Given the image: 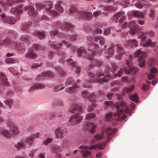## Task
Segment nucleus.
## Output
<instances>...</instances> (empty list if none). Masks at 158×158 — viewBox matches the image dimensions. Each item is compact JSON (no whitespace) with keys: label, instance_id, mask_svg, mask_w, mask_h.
<instances>
[{"label":"nucleus","instance_id":"obj_1","mask_svg":"<svg viewBox=\"0 0 158 158\" xmlns=\"http://www.w3.org/2000/svg\"><path fill=\"white\" fill-rule=\"evenodd\" d=\"M88 50L90 51V52H86V51L83 47H81L77 50L78 56L79 57L84 56L89 60L90 64L89 65L88 69H91L94 66L99 67L103 64V62L101 60L93 58L97 55H100L102 52V50L99 47L98 45L93 42H90L88 44Z\"/></svg>","mask_w":158,"mask_h":158},{"label":"nucleus","instance_id":"obj_2","mask_svg":"<svg viewBox=\"0 0 158 158\" xmlns=\"http://www.w3.org/2000/svg\"><path fill=\"white\" fill-rule=\"evenodd\" d=\"M112 69H110V67L108 65L105 66V72L106 73V74H103L99 72H97L95 75L93 73L89 72L88 73L89 77L90 78V79L87 80L83 85V86L85 88L89 87L91 86V84L94 83H102L106 82L108 79H105L106 77H110V75L109 74L111 71L113 73L118 68L117 66L113 62L111 63Z\"/></svg>","mask_w":158,"mask_h":158},{"label":"nucleus","instance_id":"obj_3","mask_svg":"<svg viewBox=\"0 0 158 158\" xmlns=\"http://www.w3.org/2000/svg\"><path fill=\"white\" fill-rule=\"evenodd\" d=\"M69 112L74 113L75 111H78L80 113L82 111V108L81 106L76 104L71 105L69 109ZM80 113H76L73 115L69 120V122L71 123L72 125H74L78 124L82 121L83 117L80 115Z\"/></svg>","mask_w":158,"mask_h":158},{"label":"nucleus","instance_id":"obj_4","mask_svg":"<svg viewBox=\"0 0 158 158\" xmlns=\"http://www.w3.org/2000/svg\"><path fill=\"white\" fill-rule=\"evenodd\" d=\"M117 112L114 113L115 116L119 115L125 112L126 113H129L131 116V114L129 111V108L127 106L126 102L121 101L118 102L115 105Z\"/></svg>","mask_w":158,"mask_h":158},{"label":"nucleus","instance_id":"obj_5","mask_svg":"<svg viewBox=\"0 0 158 158\" xmlns=\"http://www.w3.org/2000/svg\"><path fill=\"white\" fill-rule=\"evenodd\" d=\"M133 59L132 55H128V59L126 60V64L127 65H130L131 64V61ZM124 72L126 73L127 74H131V75H135L136 74L137 72L138 71L137 68L134 67H130L129 65L127 67H125L124 68Z\"/></svg>","mask_w":158,"mask_h":158},{"label":"nucleus","instance_id":"obj_6","mask_svg":"<svg viewBox=\"0 0 158 158\" xmlns=\"http://www.w3.org/2000/svg\"><path fill=\"white\" fill-rule=\"evenodd\" d=\"M82 94L84 97H86L88 98L89 100L92 101L93 104L92 106H89L88 109V112H90L93 110V107L95 106L96 105L95 104V96L94 93L91 94L88 93L86 91H84L82 92Z\"/></svg>","mask_w":158,"mask_h":158},{"label":"nucleus","instance_id":"obj_7","mask_svg":"<svg viewBox=\"0 0 158 158\" xmlns=\"http://www.w3.org/2000/svg\"><path fill=\"white\" fill-rule=\"evenodd\" d=\"M135 56L139 57V65L141 67H143L145 64V61L144 59L146 57L145 52H142L140 49H139L135 53Z\"/></svg>","mask_w":158,"mask_h":158},{"label":"nucleus","instance_id":"obj_8","mask_svg":"<svg viewBox=\"0 0 158 158\" xmlns=\"http://www.w3.org/2000/svg\"><path fill=\"white\" fill-rule=\"evenodd\" d=\"M127 27H131V28L129 31V32L132 35H134L135 33L138 28V27L136 22L134 21H131L130 23H124L122 26V27L123 28H124Z\"/></svg>","mask_w":158,"mask_h":158},{"label":"nucleus","instance_id":"obj_9","mask_svg":"<svg viewBox=\"0 0 158 158\" xmlns=\"http://www.w3.org/2000/svg\"><path fill=\"white\" fill-rule=\"evenodd\" d=\"M92 17V14L90 12L79 11L77 13V18L83 20H89Z\"/></svg>","mask_w":158,"mask_h":158},{"label":"nucleus","instance_id":"obj_10","mask_svg":"<svg viewBox=\"0 0 158 158\" xmlns=\"http://www.w3.org/2000/svg\"><path fill=\"white\" fill-rule=\"evenodd\" d=\"M3 45H9L13 48L19 46V44L16 42L11 40L8 38L2 40L1 36L0 35V46Z\"/></svg>","mask_w":158,"mask_h":158},{"label":"nucleus","instance_id":"obj_11","mask_svg":"<svg viewBox=\"0 0 158 158\" xmlns=\"http://www.w3.org/2000/svg\"><path fill=\"white\" fill-rule=\"evenodd\" d=\"M54 75V73L50 71H48L38 75L36 79L37 81L43 80L48 78L53 77Z\"/></svg>","mask_w":158,"mask_h":158},{"label":"nucleus","instance_id":"obj_12","mask_svg":"<svg viewBox=\"0 0 158 158\" xmlns=\"http://www.w3.org/2000/svg\"><path fill=\"white\" fill-rule=\"evenodd\" d=\"M116 48H117V52L118 55L115 56V58L119 60L121 59L122 56L125 54H127V53H126L125 51L124 48L120 44H117L115 46Z\"/></svg>","mask_w":158,"mask_h":158},{"label":"nucleus","instance_id":"obj_13","mask_svg":"<svg viewBox=\"0 0 158 158\" xmlns=\"http://www.w3.org/2000/svg\"><path fill=\"white\" fill-rule=\"evenodd\" d=\"M97 125L90 122L85 123L83 125V128L85 130H89L93 134L95 131V128Z\"/></svg>","mask_w":158,"mask_h":158},{"label":"nucleus","instance_id":"obj_14","mask_svg":"<svg viewBox=\"0 0 158 158\" xmlns=\"http://www.w3.org/2000/svg\"><path fill=\"white\" fill-rule=\"evenodd\" d=\"M56 137L57 139H62L64 138V135L66 134L67 131L62 127H58L55 130Z\"/></svg>","mask_w":158,"mask_h":158},{"label":"nucleus","instance_id":"obj_15","mask_svg":"<svg viewBox=\"0 0 158 158\" xmlns=\"http://www.w3.org/2000/svg\"><path fill=\"white\" fill-rule=\"evenodd\" d=\"M0 16L2 19V20L4 23H7L10 24H14L16 22V20L14 18L9 16L6 17L5 14H1Z\"/></svg>","mask_w":158,"mask_h":158},{"label":"nucleus","instance_id":"obj_16","mask_svg":"<svg viewBox=\"0 0 158 158\" xmlns=\"http://www.w3.org/2000/svg\"><path fill=\"white\" fill-rule=\"evenodd\" d=\"M23 6L22 4H19L15 8H12L10 10L11 13L16 15L22 14L23 12Z\"/></svg>","mask_w":158,"mask_h":158},{"label":"nucleus","instance_id":"obj_17","mask_svg":"<svg viewBox=\"0 0 158 158\" xmlns=\"http://www.w3.org/2000/svg\"><path fill=\"white\" fill-rule=\"evenodd\" d=\"M24 10L25 11L28 10L27 13L31 16H34L37 14V12L34 10L33 5H29L24 7Z\"/></svg>","mask_w":158,"mask_h":158},{"label":"nucleus","instance_id":"obj_18","mask_svg":"<svg viewBox=\"0 0 158 158\" xmlns=\"http://www.w3.org/2000/svg\"><path fill=\"white\" fill-rule=\"evenodd\" d=\"M0 84L3 86L9 85V83L6 75L2 73H1L0 74Z\"/></svg>","mask_w":158,"mask_h":158},{"label":"nucleus","instance_id":"obj_19","mask_svg":"<svg viewBox=\"0 0 158 158\" xmlns=\"http://www.w3.org/2000/svg\"><path fill=\"white\" fill-rule=\"evenodd\" d=\"M124 13L123 11L118 12L114 15V20L117 22L118 21V19L120 18L119 20V23H122L125 19V17L124 16Z\"/></svg>","mask_w":158,"mask_h":158},{"label":"nucleus","instance_id":"obj_20","mask_svg":"<svg viewBox=\"0 0 158 158\" xmlns=\"http://www.w3.org/2000/svg\"><path fill=\"white\" fill-rule=\"evenodd\" d=\"M117 131L116 129H114L113 130L110 127H107L106 128L105 131L109 139H110L114 135L115 132Z\"/></svg>","mask_w":158,"mask_h":158},{"label":"nucleus","instance_id":"obj_21","mask_svg":"<svg viewBox=\"0 0 158 158\" xmlns=\"http://www.w3.org/2000/svg\"><path fill=\"white\" fill-rule=\"evenodd\" d=\"M63 43L66 45L67 47L71 45V44L69 43L65 42L64 40H63L62 43H59L58 44H55L54 43H52L50 44V45L52 48L55 49H58L61 47Z\"/></svg>","mask_w":158,"mask_h":158},{"label":"nucleus","instance_id":"obj_22","mask_svg":"<svg viewBox=\"0 0 158 158\" xmlns=\"http://www.w3.org/2000/svg\"><path fill=\"white\" fill-rule=\"evenodd\" d=\"M22 141H23V142H25L26 145H28V147H29L34 142V138L31 135L23 138Z\"/></svg>","mask_w":158,"mask_h":158},{"label":"nucleus","instance_id":"obj_23","mask_svg":"<svg viewBox=\"0 0 158 158\" xmlns=\"http://www.w3.org/2000/svg\"><path fill=\"white\" fill-rule=\"evenodd\" d=\"M25 57L28 58L35 59L37 57L36 54L34 52L32 48L29 49L28 51L25 55Z\"/></svg>","mask_w":158,"mask_h":158},{"label":"nucleus","instance_id":"obj_24","mask_svg":"<svg viewBox=\"0 0 158 158\" xmlns=\"http://www.w3.org/2000/svg\"><path fill=\"white\" fill-rule=\"evenodd\" d=\"M10 131L12 136L16 135L19 133V127L16 125L12 126L10 128Z\"/></svg>","mask_w":158,"mask_h":158},{"label":"nucleus","instance_id":"obj_25","mask_svg":"<svg viewBox=\"0 0 158 158\" xmlns=\"http://www.w3.org/2000/svg\"><path fill=\"white\" fill-rule=\"evenodd\" d=\"M66 61L69 63V64L75 68L74 70L76 73H78L80 72V68L76 66V63L71 59H68L66 60Z\"/></svg>","mask_w":158,"mask_h":158},{"label":"nucleus","instance_id":"obj_26","mask_svg":"<svg viewBox=\"0 0 158 158\" xmlns=\"http://www.w3.org/2000/svg\"><path fill=\"white\" fill-rule=\"evenodd\" d=\"M80 82V80H77V81L73 84L72 87H70L68 88H66L65 89V90L66 92L69 93H73L75 91L76 88L79 87L78 86L77 84H78Z\"/></svg>","mask_w":158,"mask_h":158},{"label":"nucleus","instance_id":"obj_27","mask_svg":"<svg viewBox=\"0 0 158 158\" xmlns=\"http://www.w3.org/2000/svg\"><path fill=\"white\" fill-rule=\"evenodd\" d=\"M104 137V133L98 134L95 135L93 138L91 139L90 143H94L96 140H99L102 139Z\"/></svg>","mask_w":158,"mask_h":158},{"label":"nucleus","instance_id":"obj_28","mask_svg":"<svg viewBox=\"0 0 158 158\" xmlns=\"http://www.w3.org/2000/svg\"><path fill=\"white\" fill-rule=\"evenodd\" d=\"M0 134L3 135L5 138L10 139L12 137L10 131L7 129H2L0 131Z\"/></svg>","mask_w":158,"mask_h":158},{"label":"nucleus","instance_id":"obj_29","mask_svg":"<svg viewBox=\"0 0 158 158\" xmlns=\"http://www.w3.org/2000/svg\"><path fill=\"white\" fill-rule=\"evenodd\" d=\"M139 34L140 35V37L142 38V41H144L145 40L146 37L145 35V34L148 35L150 37H153L154 35V33L152 31H150L145 33L142 32Z\"/></svg>","mask_w":158,"mask_h":158},{"label":"nucleus","instance_id":"obj_30","mask_svg":"<svg viewBox=\"0 0 158 158\" xmlns=\"http://www.w3.org/2000/svg\"><path fill=\"white\" fill-rule=\"evenodd\" d=\"M132 15L135 17L140 19H143L145 17L144 14L137 11H134L132 13Z\"/></svg>","mask_w":158,"mask_h":158},{"label":"nucleus","instance_id":"obj_31","mask_svg":"<svg viewBox=\"0 0 158 158\" xmlns=\"http://www.w3.org/2000/svg\"><path fill=\"white\" fill-rule=\"evenodd\" d=\"M34 35L38 37L40 39L44 38L45 36V33L44 32L40 31H35L33 33Z\"/></svg>","mask_w":158,"mask_h":158},{"label":"nucleus","instance_id":"obj_32","mask_svg":"<svg viewBox=\"0 0 158 158\" xmlns=\"http://www.w3.org/2000/svg\"><path fill=\"white\" fill-rule=\"evenodd\" d=\"M94 40L95 42H98L101 45H104L106 41L105 39L101 36L96 37L94 38Z\"/></svg>","mask_w":158,"mask_h":158},{"label":"nucleus","instance_id":"obj_33","mask_svg":"<svg viewBox=\"0 0 158 158\" xmlns=\"http://www.w3.org/2000/svg\"><path fill=\"white\" fill-rule=\"evenodd\" d=\"M117 44L115 45L111 44L110 47L108 48L107 51V53L110 56H113L114 53V49L117 50V48L115 47V46Z\"/></svg>","mask_w":158,"mask_h":158},{"label":"nucleus","instance_id":"obj_34","mask_svg":"<svg viewBox=\"0 0 158 158\" xmlns=\"http://www.w3.org/2000/svg\"><path fill=\"white\" fill-rule=\"evenodd\" d=\"M63 4V2L62 1L59 0L55 6L56 9L60 12H62L63 11V9L61 6Z\"/></svg>","mask_w":158,"mask_h":158},{"label":"nucleus","instance_id":"obj_35","mask_svg":"<svg viewBox=\"0 0 158 158\" xmlns=\"http://www.w3.org/2000/svg\"><path fill=\"white\" fill-rule=\"evenodd\" d=\"M126 45L127 46L132 47L134 46L137 47L138 46V44L136 40H129L127 42Z\"/></svg>","mask_w":158,"mask_h":158},{"label":"nucleus","instance_id":"obj_36","mask_svg":"<svg viewBox=\"0 0 158 158\" xmlns=\"http://www.w3.org/2000/svg\"><path fill=\"white\" fill-rule=\"evenodd\" d=\"M31 22H29L24 23L21 28V30L27 32H29V27L31 26Z\"/></svg>","mask_w":158,"mask_h":158},{"label":"nucleus","instance_id":"obj_37","mask_svg":"<svg viewBox=\"0 0 158 158\" xmlns=\"http://www.w3.org/2000/svg\"><path fill=\"white\" fill-rule=\"evenodd\" d=\"M26 144L23 141L18 143L16 144L15 145V147L18 150H19L21 148H26Z\"/></svg>","mask_w":158,"mask_h":158},{"label":"nucleus","instance_id":"obj_38","mask_svg":"<svg viewBox=\"0 0 158 158\" xmlns=\"http://www.w3.org/2000/svg\"><path fill=\"white\" fill-rule=\"evenodd\" d=\"M156 45L155 42H152L150 39H149L146 42L143 44V46L144 47H147L150 46L151 47H154Z\"/></svg>","mask_w":158,"mask_h":158},{"label":"nucleus","instance_id":"obj_39","mask_svg":"<svg viewBox=\"0 0 158 158\" xmlns=\"http://www.w3.org/2000/svg\"><path fill=\"white\" fill-rule=\"evenodd\" d=\"M63 84H60L56 85L53 88L54 91L55 92H57L65 88V87L63 86Z\"/></svg>","mask_w":158,"mask_h":158},{"label":"nucleus","instance_id":"obj_40","mask_svg":"<svg viewBox=\"0 0 158 158\" xmlns=\"http://www.w3.org/2000/svg\"><path fill=\"white\" fill-rule=\"evenodd\" d=\"M81 153L84 157H88L91 155V153L90 152L87 150H82L80 151Z\"/></svg>","mask_w":158,"mask_h":158},{"label":"nucleus","instance_id":"obj_41","mask_svg":"<svg viewBox=\"0 0 158 158\" xmlns=\"http://www.w3.org/2000/svg\"><path fill=\"white\" fill-rule=\"evenodd\" d=\"M134 89V86L132 85L130 87H127L123 90L124 93H129L131 92Z\"/></svg>","mask_w":158,"mask_h":158},{"label":"nucleus","instance_id":"obj_42","mask_svg":"<svg viewBox=\"0 0 158 158\" xmlns=\"http://www.w3.org/2000/svg\"><path fill=\"white\" fill-rule=\"evenodd\" d=\"M62 150L60 147L57 146H54L52 148V152L53 153H57L58 152H61Z\"/></svg>","mask_w":158,"mask_h":158},{"label":"nucleus","instance_id":"obj_43","mask_svg":"<svg viewBox=\"0 0 158 158\" xmlns=\"http://www.w3.org/2000/svg\"><path fill=\"white\" fill-rule=\"evenodd\" d=\"M52 2L50 1L47 2L44 5V7L47 11L49 10L52 7Z\"/></svg>","mask_w":158,"mask_h":158},{"label":"nucleus","instance_id":"obj_44","mask_svg":"<svg viewBox=\"0 0 158 158\" xmlns=\"http://www.w3.org/2000/svg\"><path fill=\"white\" fill-rule=\"evenodd\" d=\"M64 25L67 29L72 30L74 28V26L70 23L64 22Z\"/></svg>","mask_w":158,"mask_h":158},{"label":"nucleus","instance_id":"obj_45","mask_svg":"<svg viewBox=\"0 0 158 158\" xmlns=\"http://www.w3.org/2000/svg\"><path fill=\"white\" fill-rule=\"evenodd\" d=\"M108 142V140H107L106 141V142L105 143H99L97 144V148L100 150L103 149L105 147V145H106Z\"/></svg>","mask_w":158,"mask_h":158},{"label":"nucleus","instance_id":"obj_46","mask_svg":"<svg viewBox=\"0 0 158 158\" xmlns=\"http://www.w3.org/2000/svg\"><path fill=\"white\" fill-rule=\"evenodd\" d=\"M105 11H114L116 9V7L111 6H106L103 7Z\"/></svg>","mask_w":158,"mask_h":158},{"label":"nucleus","instance_id":"obj_47","mask_svg":"<svg viewBox=\"0 0 158 158\" xmlns=\"http://www.w3.org/2000/svg\"><path fill=\"white\" fill-rule=\"evenodd\" d=\"M130 99L131 100L135 102H138V97L137 93H135L130 97Z\"/></svg>","mask_w":158,"mask_h":158},{"label":"nucleus","instance_id":"obj_48","mask_svg":"<svg viewBox=\"0 0 158 158\" xmlns=\"http://www.w3.org/2000/svg\"><path fill=\"white\" fill-rule=\"evenodd\" d=\"M55 69L57 72L60 75H63L65 74L64 71L60 67H56Z\"/></svg>","mask_w":158,"mask_h":158},{"label":"nucleus","instance_id":"obj_49","mask_svg":"<svg viewBox=\"0 0 158 158\" xmlns=\"http://www.w3.org/2000/svg\"><path fill=\"white\" fill-rule=\"evenodd\" d=\"M29 39V37L27 35H23L20 37V40L23 42H28Z\"/></svg>","mask_w":158,"mask_h":158},{"label":"nucleus","instance_id":"obj_50","mask_svg":"<svg viewBox=\"0 0 158 158\" xmlns=\"http://www.w3.org/2000/svg\"><path fill=\"white\" fill-rule=\"evenodd\" d=\"M123 73V69L121 68L118 71L117 73L114 75V77H120L122 75Z\"/></svg>","mask_w":158,"mask_h":158},{"label":"nucleus","instance_id":"obj_51","mask_svg":"<svg viewBox=\"0 0 158 158\" xmlns=\"http://www.w3.org/2000/svg\"><path fill=\"white\" fill-rule=\"evenodd\" d=\"M95 117V114L94 113H90L87 114L85 117V119L87 120H89L91 118H94Z\"/></svg>","mask_w":158,"mask_h":158},{"label":"nucleus","instance_id":"obj_52","mask_svg":"<svg viewBox=\"0 0 158 158\" xmlns=\"http://www.w3.org/2000/svg\"><path fill=\"white\" fill-rule=\"evenodd\" d=\"M23 0H9V1L7 2L8 5L9 6H12L13 4L15 3V2H22Z\"/></svg>","mask_w":158,"mask_h":158},{"label":"nucleus","instance_id":"obj_53","mask_svg":"<svg viewBox=\"0 0 158 158\" xmlns=\"http://www.w3.org/2000/svg\"><path fill=\"white\" fill-rule=\"evenodd\" d=\"M73 81V78H70L68 79L65 82V85L66 86H68L72 84Z\"/></svg>","mask_w":158,"mask_h":158},{"label":"nucleus","instance_id":"obj_54","mask_svg":"<svg viewBox=\"0 0 158 158\" xmlns=\"http://www.w3.org/2000/svg\"><path fill=\"white\" fill-rule=\"evenodd\" d=\"M36 89H42L45 88L44 85L41 83H36L35 84Z\"/></svg>","mask_w":158,"mask_h":158},{"label":"nucleus","instance_id":"obj_55","mask_svg":"<svg viewBox=\"0 0 158 158\" xmlns=\"http://www.w3.org/2000/svg\"><path fill=\"white\" fill-rule=\"evenodd\" d=\"M58 30H55L49 31L50 36H51L52 38H53L54 36L58 34Z\"/></svg>","mask_w":158,"mask_h":158},{"label":"nucleus","instance_id":"obj_56","mask_svg":"<svg viewBox=\"0 0 158 158\" xmlns=\"http://www.w3.org/2000/svg\"><path fill=\"white\" fill-rule=\"evenodd\" d=\"M6 105L9 106V108H11V106L13 103V101L11 99H7L4 101Z\"/></svg>","mask_w":158,"mask_h":158},{"label":"nucleus","instance_id":"obj_57","mask_svg":"<svg viewBox=\"0 0 158 158\" xmlns=\"http://www.w3.org/2000/svg\"><path fill=\"white\" fill-rule=\"evenodd\" d=\"M6 62L8 63H11L13 64L15 62V60H14L13 58H7L6 59H5Z\"/></svg>","mask_w":158,"mask_h":158},{"label":"nucleus","instance_id":"obj_58","mask_svg":"<svg viewBox=\"0 0 158 158\" xmlns=\"http://www.w3.org/2000/svg\"><path fill=\"white\" fill-rule=\"evenodd\" d=\"M112 113H110L106 115L105 119L106 121H109L112 116Z\"/></svg>","mask_w":158,"mask_h":158},{"label":"nucleus","instance_id":"obj_59","mask_svg":"<svg viewBox=\"0 0 158 158\" xmlns=\"http://www.w3.org/2000/svg\"><path fill=\"white\" fill-rule=\"evenodd\" d=\"M52 141V139L51 138H48L44 140L43 144L45 145H48L49 143H51Z\"/></svg>","mask_w":158,"mask_h":158},{"label":"nucleus","instance_id":"obj_60","mask_svg":"<svg viewBox=\"0 0 158 158\" xmlns=\"http://www.w3.org/2000/svg\"><path fill=\"white\" fill-rule=\"evenodd\" d=\"M155 11L154 10L151 9L150 10V12L149 14V16L152 18H153L155 16Z\"/></svg>","mask_w":158,"mask_h":158},{"label":"nucleus","instance_id":"obj_61","mask_svg":"<svg viewBox=\"0 0 158 158\" xmlns=\"http://www.w3.org/2000/svg\"><path fill=\"white\" fill-rule=\"evenodd\" d=\"M6 124L8 127H9L10 128L12 126H15L14 125V122L11 120H9L7 121Z\"/></svg>","mask_w":158,"mask_h":158},{"label":"nucleus","instance_id":"obj_62","mask_svg":"<svg viewBox=\"0 0 158 158\" xmlns=\"http://www.w3.org/2000/svg\"><path fill=\"white\" fill-rule=\"evenodd\" d=\"M135 6L137 8H141L144 6V4L140 2H138L135 4Z\"/></svg>","mask_w":158,"mask_h":158},{"label":"nucleus","instance_id":"obj_63","mask_svg":"<svg viewBox=\"0 0 158 158\" xmlns=\"http://www.w3.org/2000/svg\"><path fill=\"white\" fill-rule=\"evenodd\" d=\"M8 69L13 75H17L19 74L13 68H10Z\"/></svg>","mask_w":158,"mask_h":158},{"label":"nucleus","instance_id":"obj_64","mask_svg":"<svg viewBox=\"0 0 158 158\" xmlns=\"http://www.w3.org/2000/svg\"><path fill=\"white\" fill-rule=\"evenodd\" d=\"M36 89L35 85L34 84V85L30 87L28 90L29 92H34L35 90H36Z\"/></svg>","mask_w":158,"mask_h":158}]
</instances>
